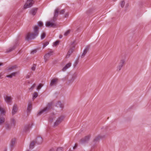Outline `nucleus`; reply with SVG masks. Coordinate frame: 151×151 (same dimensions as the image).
<instances>
[{
  "label": "nucleus",
  "mask_w": 151,
  "mask_h": 151,
  "mask_svg": "<svg viewBox=\"0 0 151 151\" xmlns=\"http://www.w3.org/2000/svg\"><path fill=\"white\" fill-rule=\"evenodd\" d=\"M60 9L59 8H57L55 9L54 13V17L53 18V20H51L50 22H47L46 23V27H55L56 26L57 24L55 22V21L56 20V17L58 16L59 12L60 14H63L65 12L64 9H62L60 11Z\"/></svg>",
  "instance_id": "obj_1"
},
{
  "label": "nucleus",
  "mask_w": 151,
  "mask_h": 151,
  "mask_svg": "<svg viewBox=\"0 0 151 151\" xmlns=\"http://www.w3.org/2000/svg\"><path fill=\"white\" fill-rule=\"evenodd\" d=\"M39 29L38 26L35 25L33 27L32 32L31 33H28L26 35L25 39L29 41L35 38L38 35Z\"/></svg>",
  "instance_id": "obj_2"
},
{
  "label": "nucleus",
  "mask_w": 151,
  "mask_h": 151,
  "mask_svg": "<svg viewBox=\"0 0 151 151\" xmlns=\"http://www.w3.org/2000/svg\"><path fill=\"white\" fill-rule=\"evenodd\" d=\"M65 118V116L63 115L59 116L57 118L55 116L54 114L50 116L49 121L53 122V126L55 127L59 125L63 121Z\"/></svg>",
  "instance_id": "obj_3"
},
{
  "label": "nucleus",
  "mask_w": 151,
  "mask_h": 151,
  "mask_svg": "<svg viewBox=\"0 0 151 151\" xmlns=\"http://www.w3.org/2000/svg\"><path fill=\"white\" fill-rule=\"evenodd\" d=\"M53 105V103L52 102L48 103L46 107L41 109L37 113L38 115H41L43 114H45L48 112V110L51 108L52 105Z\"/></svg>",
  "instance_id": "obj_4"
},
{
  "label": "nucleus",
  "mask_w": 151,
  "mask_h": 151,
  "mask_svg": "<svg viewBox=\"0 0 151 151\" xmlns=\"http://www.w3.org/2000/svg\"><path fill=\"white\" fill-rule=\"evenodd\" d=\"M75 42V41H73L71 42L69 47V49L66 55V58H68L70 56L71 53L73 52L75 48L74 43Z\"/></svg>",
  "instance_id": "obj_5"
},
{
  "label": "nucleus",
  "mask_w": 151,
  "mask_h": 151,
  "mask_svg": "<svg viewBox=\"0 0 151 151\" xmlns=\"http://www.w3.org/2000/svg\"><path fill=\"white\" fill-rule=\"evenodd\" d=\"M4 100L6 103L8 105H11L12 102V98L11 96L5 95L4 96Z\"/></svg>",
  "instance_id": "obj_6"
},
{
  "label": "nucleus",
  "mask_w": 151,
  "mask_h": 151,
  "mask_svg": "<svg viewBox=\"0 0 151 151\" xmlns=\"http://www.w3.org/2000/svg\"><path fill=\"white\" fill-rule=\"evenodd\" d=\"M34 3L33 0H27L24 6V9H27L30 7Z\"/></svg>",
  "instance_id": "obj_7"
},
{
  "label": "nucleus",
  "mask_w": 151,
  "mask_h": 151,
  "mask_svg": "<svg viewBox=\"0 0 151 151\" xmlns=\"http://www.w3.org/2000/svg\"><path fill=\"white\" fill-rule=\"evenodd\" d=\"M125 60L124 59H122L120 60L116 67L117 71H119L121 69L125 63Z\"/></svg>",
  "instance_id": "obj_8"
},
{
  "label": "nucleus",
  "mask_w": 151,
  "mask_h": 151,
  "mask_svg": "<svg viewBox=\"0 0 151 151\" xmlns=\"http://www.w3.org/2000/svg\"><path fill=\"white\" fill-rule=\"evenodd\" d=\"M53 53V51L51 50L45 55L44 56V61L45 62H46L48 61L50 57L52 55Z\"/></svg>",
  "instance_id": "obj_9"
},
{
  "label": "nucleus",
  "mask_w": 151,
  "mask_h": 151,
  "mask_svg": "<svg viewBox=\"0 0 151 151\" xmlns=\"http://www.w3.org/2000/svg\"><path fill=\"white\" fill-rule=\"evenodd\" d=\"M58 79L56 78H52L50 83V86H55L58 82Z\"/></svg>",
  "instance_id": "obj_10"
},
{
  "label": "nucleus",
  "mask_w": 151,
  "mask_h": 151,
  "mask_svg": "<svg viewBox=\"0 0 151 151\" xmlns=\"http://www.w3.org/2000/svg\"><path fill=\"white\" fill-rule=\"evenodd\" d=\"M90 136H88L81 139L80 143L81 144H84L87 143L90 139Z\"/></svg>",
  "instance_id": "obj_11"
},
{
  "label": "nucleus",
  "mask_w": 151,
  "mask_h": 151,
  "mask_svg": "<svg viewBox=\"0 0 151 151\" xmlns=\"http://www.w3.org/2000/svg\"><path fill=\"white\" fill-rule=\"evenodd\" d=\"M105 137V136L103 135H99L96 137L94 139L93 141L95 143L98 142L100 140Z\"/></svg>",
  "instance_id": "obj_12"
},
{
  "label": "nucleus",
  "mask_w": 151,
  "mask_h": 151,
  "mask_svg": "<svg viewBox=\"0 0 151 151\" xmlns=\"http://www.w3.org/2000/svg\"><path fill=\"white\" fill-rule=\"evenodd\" d=\"M105 137V136L103 135H99L96 137L94 139L93 141L95 143L98 142L100 140Z\"/></svg>",
  "instance_id": "obj_13"
},
{
  "label": "nucleus",
  "mask_w": 151,
  "mask_h": 151,
  "mask_svg": "<svg viewBox=\"0 0 151 151\" xmlns=\"http://www.w3.org/2000/svg\"><path fill=\"white\" fill-rule=\"evenodd\" d=\"M33 125L32 123L26 125L24 128V130L25 132H27L29 130V129L32 127Z\"/></svg>",
  "instance_id": "obj_14"
},
{
  "label": "nucleus",
  "mask_w": 151,
  "mask_h": 151,
  "mask_svg": "<svg viewBox=\"0 0 151 151\" xmlns=\"http://www.w3.org/2000/svg\"><path fill=\"white\" fill-rule=\"evenodd\" d=\"M17 68V67L16 65L10 66L7 68L6 69V71L9 72V71H13Z\"/></svg>",
  "instance_id": "obj_15"
},
{
  "label": "nucleus",
  "mask_w": 151,
  "mask_h": 151,
  "mask_svg": "<svg viewBox=\"0 0 151 151\" xmlns=\"http://www.w3.org/2000/svg\"><path fill=\"white\" fill-rule=\"evenodd\" d=\"M55 106L57 107H60L61 109H63L64 107L63 104L60 101H58L56 102L55 104Z\"/></svg>",
  "instance_id": "obj_16"
},
{
  "label": "nucleus",
  "mask_w": 151,
  "mask_h": 151,
  "mask_svg": "<svg viewBox=\"0 0 151 151\" xmlns=\"http://www.w3.org/2000/svg\"><path fill=\"white\" fill-rule=\"evenodd\" d=\"M18 45V43H16L13 47H11L9 49H7L6 50V52L8 53L12 51L17 47Z\"/></svg>",
  "instance_id": "obj_17"
},
{
  "label": "nucleus",
  "mask_w": 151,
  "mask_h": 151,
  "mask_svg": "<svg viewBox=\"0 0 151 151\" xmlns=\"http://www.w3.org/2000/svg\"><path fill=\"white\" fill-rule=\"evenodd\" d=\"M43 140L41 137H38L36 139L35 142L38 144H41Z\"/></svg>",
  "instance_id": "obj_18"
},
{
  "label": "nucleus",
  "mask_w": 151,
  "mask_h": 151,
  "mask_svg": "<svg viewBox=\"0 0 151 151\" xmlns=\"http://www.w3.org/2000/svg\"><path fill=\"white\" fill-rule=\"evenodd\" d=\"M17 108L16 105H14L12 108V115L15 114L17 112Z\"/></svg>",
  "instance_id": "obj_19"
},
{
  "label": "nucleus",
  "mask_w": 151,
  "mask_h": 151,
  "mask_svg": "<svg viewBox=\"0 0 151 151\" xmlns=\"http://www.w3.org/2000/svg\"><path fill=\"white\" fill-rule=\"evenodd\" d=\"M37 10V8L33 9L30 10V14L33 16L35 15L36 13Z\"/></svg>",
  "instance_id": "obj_20"
},
{
  "label": "nucleus",
  "mask_w": 151,
  "mask_h": 151,
  "mask_svg": "<svg viewBox=\"0 0 151 151\" xmlns=\"http://www.w3.org/2000/svg\"><path fill=\"white\" fill-rule=\"evenodd\" d=\"M32 108V104L31 102H29L28 104V106L27 108V112H29L31 110Z\"/></svg>",
  "instance_id": "obj_21"
},
{
  "label": "nucleus",
  "mask_w": 151,
  "mask_h": 151,
  "mask_svg": "<svg viewBox=\"0 0 151 151\" xmlns=\"http://www.w3.org/2000/svg\"><path fill=\"white\" fill-rule=\"evenodd\" d=\"M71 65V64L70 63H68L62 69V71H64L65 70L68 68L70 67Z\"/></svg>",
  "instance_id": "obj_22"
},
{
  "label": "nucleus",
  "mask_w": 151,
  "mask_h": 151,
  "mask_svg": "<svg viewBox=\"0 0 151 151\" xmlns=\"http://www.w3.org/2000/svg\"><path fill=\"white\" fill-rule=\"evenodd\" d=\"M16 142V139L15 138H13L11 140L10 145L11 147H13Z\"/></svg>",
  "instance_id": "obj_23"
},
{
  "label": "nucleus",
  "mask_w": 151,
  "mask_h": 151,
  "mask_svg": "<svg viewBox=\"0 0 151 151\" xmlns=\"http://www.w3.org/2000/svg\"><path fill=\"white\" fill-rule=\"evenodd\" d=\"M88 46L84 50V51H83V53H82V54L81 55V57H82V58H83V57L85 55H86V53L87 52V49H88Z\"/></svg>",
  "instance_id": "obj_24"
},
{
  "label": "nucleus",
  "mask_w": 151,
  "mask_h": 151,
  "mask_svg": "<svg viewBox=\"0 0 151 151\" xmlns=\"http://www.w3.org/2000/svg\"><path fill=\"white\" fill-rule=\"evenodd\" d=\"M120 6L122 8H124L125 5V2L124 1H121L120 4Z\"/></svg>",
  "instance_id": "obj_25"
},
{
  "label": "nucleus",
  "mask_w": 151,
  "mask_h": 151,
  "mask_svg": "<svg viewBox=\"0 0 151 151\" xmlns=\"http://www.w3.org/2000/svg\"><path fill=\"white\" fill-rule=\"evenodd\" d=\"M35 142L32 141L30 143L29 145V147L30 148H32L34 146Z\"/></svg>",
  "instance_id": "obj_26"
},
{
  "label": "nucleus",
  "mask_w": 151,
  "mask_h": 151,
  "mask_svg": "<svg viewBox=\"0 0 151 151\" xmlns=\"http://www.w3.org/2000/svg\"><path fill=\"white\" fill-rule=\"evenodd\" d=\"M5 122V119L3 118H0V125L2 124Z\"/></svg>",
  "instance_id": "obj_27"
},
{
  "label": "nucleus",
  "mask_w": 151,
  "mask_h": 151,
  "mask_svg": "<svg viewBox=\"0 0 151 151\" xmlns=\"http://www.w3.org/2000/svg\"><path fill=\"white\" fill-rule=\"evenodd\" d=\"M37 50L36 49H34L32 50L30 52V54H33L37 52Z\"/></svg>",
  "instance_id": "obj_28"
},
{
  "label": "nucleus",
  "mask_w": 151,
  "mask_h": 151,
  "mask_svg": "<svg viewBox=\"0 0 151 151\" xmlns=\"http://www.w3.org/2000/svg\"><path fill=\"white\" fill-rule=\"evenodd\" d=\"M71 31V30H68L65 32L64 34V35L65 36H67L70 33V32Z\"/></svg>",
  "instance_id": "obj_29"
},
{
  "label": "nucleus",
  "mask_w": 151,
  "mask_h": 151,
  "mask_svg": "<svg viewBox=\"0 0 151 151\" xmlns=\"http://www.w3.org/2000/svg\"><path fill=\"white\" fill-rule=\"evenodd\" d=\"M49 44V42H45L43 43L42 47L43 48H44L47 46Z\"/></svg>",
  "instance_id": "obj_30"
},
{
  "label": "nucleus",
  "mask_w": 151,
  "mask_h": 151,
  "mask_svg": "<svg viewBox=\"0 0 151 151\" xmlns=\"http://www.w3.org/2000/svg\"><path fill=\"white\" fill-rule=\"evenodd\" d=\"M37 93L36 92H35L34 94H33V97H32V99L33 100L34 99H35L36 98H37Z\"/></svg>",
  "instance_id": "obj_31"
},
{
  "label": "nucleus",
  "mask_w": 151,
  "mask_h": 151,
  "mask_svg": "<svg viewBox=\"0 0 151 151\" xmlns=\"http://www.w3.org/2000/svg\"><path fill=\"white\" fill-rule=\"evenodd\" d=\"M45 37V33L43 32L41 35V39L43 40Z\"/></svg>",
  "instance_id": "obj_32"
},
{
  "label": "nucleus",
  "mask_w": 151,
  "mask_h": 151,
  "mask_svg": "<svg viewBox=\"0 0 151 151\" xmlns=\"http://www.w3.org/2000/svg\"><path fill=\"white\" fill-rule=\"evenodd\" d=\"M19 73L18 72H16L13 73H12L11 74V76L13 77V76H15L16 75L18 74Z\"/></svg>",
  "instance_id": "obj_33"
},
{
  "label": "nucleus",
  "mask_w": 151,
  "mask_h": 151,
  "mask_svg": "<svg viewBox=\"0 0 151 151\" xmlns=\"http://www.w3.org/2000/svg\"><path fill=\"white\" fill-rule=\"evenodd\" d=\"M42 86V84H39V85L37 87V91H38L40 89H41V88Z\"/></svg>",
  "instance_id": "obj_34"
},
{
  "label": "nucleus",
  "mask_w": 151,
  "mask_h": 151,
  "mask_svg": "<svg viewBox=\"0 0 151 151\" xmlns=\"http://www.w3.org/2000/svg\"><path fill=\"white\" fill-rule=\"evenodd\" d=\"M37 25L39 27H41L43 26V24L42 22L40 21L37 23Z\"/></svg>",
  "instance_id": "obj_35"
},
{
  "label": "nucleus",
  "mask_w": 151,
  "mask_h": 151,
  "mask_svg": "<svg viewBox=\"0 0 151 151\" xmlns=\"http://www.w3.org/2000/svg\"><path fill=\"white\" fill-rule=\"evenodd\" d=\"M35 84H34L30 88H29V90L30 91H31L34 89L35 88Z\"/></svg>",
  "instance_id": "obj_36"
},
{
  "label": "nucleus",
  "mask_w": 151,
  "mask_h": 151,
  "mask_svg": "<svg viewBox=\"0 0 151 151\" xmlns=\"http://www.w3.org/2000/svg\"><path fill=\"white\" fill-rule=\"evenodd\" d=\"M36 65L35 64H34L31 68V70L33 71H35V70Z\"/></svg>",
  "instance_id": "obj_37"
},
{
  "label": "nucleus",
  "mask_w": 151,
  "mask_h": 151,
  "mask_svg": "<svg viewBox=\"0 0 151 151\" xmlns=\"http://www.w3.org/2000/svg\"><path fill=\"white\" fill-rule=\"evenodd\" d=\"M56 151H63V149L62 147H58Z\"/></svg>",
  "instance_id": "obj_38"
},
{
  "label": "nucleus",
  "mask_w": 151,
  "mask_h": 151,
  "mask_svg": "<svg viewBox=\"0 0 151 151\" xmlns=\"http://www.w3.org/2000/svg\"><path fill=\"white\" fill-rule=\"evenodd\" d=\"M59 42V41H56L55 42H54L53 43V45L54 46H56L58 45V44Z\"/></svg>",
  "instance_id": "obj_39"
},
{
  "label": "nucleus",
  "mask_w": 151,
  "mask_h": 151,
  "mask_svg": "<svg viewBox=\"0 0 151 151\" xmlns=\"http://www.w3.org/2000/svg\"><path fill=\"white\" fill-rule=\"evenodd\" d=\"M5 128L6 129H9V125L8 124H6L5 125Z\"/></svg>",
  "instance_id": "obj_40"
},
{
  "label": "nucleus",
  "mask_w": 151,
  "mask_h": 151,
  "mask_svg": "<svg viewBox=\"0 0 151 151\" xmlns=\"http://www.w3.org/2000/svg\"><path fill=\"white\" fill-rule=\"evenodd\" d=\"M11 124H12L13 125H14V119H12V121H11Z\"/></svg>",
  "instance_id": "obj_41"
},
{
  "label": "nucleus",
  "mask_w": 151,
  "mask_h": 151,
  "mask_svg": "<svg viewBox=\"0 0 151 151\" xmlns=\"http://www.w3.org/2000/svg\"><path fill=\"white\" fill-rule=\"evenodd\" d=\"M6 77L7 78H11L12 77L11 76V74H10L9 75L6 76Z\"/></svg>",
  "instance_id": "obj_42"
},
{
  "label": "nucleus",
  "mask_w": 151,
  "mask_h": 151,
  "mask_svg": "<svg viewBox=\"0 0 151 151\" xmlns=\"http://www.w3.org/2000/svg\"><path fill=\"white\" fill-rule=\"evenodd\" d=\"M30 74L27 75L26 76V78L27 79L29 78L30 77Z\"/></svg>",
  "instance_id": "obj_43"
},
{
  "label": "nucleus",
  "mask_w": 151,
  "mask_h": 151,
  "mask_svg": "<svg viewBox=\"0 0 151 151\" xmlns=\"http://www.w3.org/2000/svg\"><path fill=\"white\" fill-rule=\"evenodd\" d=\"M4 73H0V78H2V76L3 75Z\"/></svg>",
  "instance_id": "obj_44"
},
{
  "label": "nucleus",
  "mask_w": 151,
  "mask_h": 151,
  "mask_svg": "<svg viewBox=\"0 0 151 151\" xmlns=\"http://www.w3.org/2000/svg\"><path fill=\"white\" fill-rule=\"evenodd\" d=\"M77 146V145H76V144H75L74 145V146L73 147V149H75L76 148V147Z\"/></svg>",
  "instance_id": "obj_45"
},
{
  "label": "nucleus",
  "mask_w": 151,
  "mask_h": 151,
  "mask_svg": "<svg viewBox=\"0 0 151 151\" xmlns=\"http://www.w3.org/2000/svg\"><path fill=\"white\" fill-rule=\"evenodd\" d=\"M59 38L61 39L62 37V36L61 35H60L59 36Z\"/></svg>",
  "instance_id": "obj_46"
},
{
  "label": "nucleus",
  "mask_w": 151,
  "mask_h": 151,
  "mask_svg": "<svg viewBox=\"0 0 151 151\" xmlns=\"http://www.w3.org/2000/svg\"><path fill=\"white\" fill-rule=\"evenodd\" d=\"M68 13H66V14H65V17H66L67 16H68Z\"/></svg>",
  "instance_id": "obj_47"
},
{
  "label": "nucleus",
  "mask_w": 151,
  "mask_h": 151,
  "mask_svg": "<svg viewBox=\"0 0 151 151\" xmlns=\"http://www.w3.org/2000/svg\"><path fill=\"white\" fill-rule=\"evenodd\" d=\"M128 6V4H126L125 5V8H126Z\"/></svg>",
  "instance_id": "obj_48"
},
{
  "label": "nucleus",
  "mask_w": 151,
  "mask_h": 151,
  "mask_svg": "<svg viewBox=\"0 0 151 151\" xmlns=\"http://www.w3.org/2000/svg\"><path fill=\"white\" fill-rule=\"evenodd\" d=\"M75 64L76 65L77 64V62H76L75 63Z\"/></svg>",
  "instance_id": "obj_49"
},
{
  "label": "nucleus",
  "mask_w": 151,
  "mask_h": 151,
  "mask_svg": "<svg viewBox=\"0 0 151 151\" xmlns=\"http://www.w3.org/2000/svg\"><path fill=\"white\" fill-rule=\"evenodd\" d=\"M2 65V64L1 63H0V66H1Z\"/></svg>",
  "instance_id": "obj_50"
},
{
  "label": "nucleus",
  "mask_w": 151,
  "mask_h": 151,
  "mask_svg": "<svg viewBox=\"0 0 151 151\" xmlns=\"http://www.w3.org/2000/svg\"><path fill=\"white\" fill-rule=\"evenodd\" d=\"M5 151H6V150Z\"/></svg>",
  "instance_id": "obj_51"
}]
</instances>
